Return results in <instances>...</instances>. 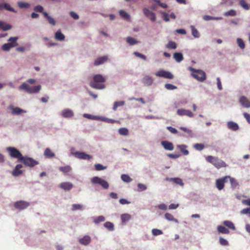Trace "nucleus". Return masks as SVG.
I'll return each mask as SVG.
<instances>
[{"instance_id": "nucleus-1", "label": "nucleus", "mask_w": 250, "mask_h": 250, "mask_svg": "<svg viewBox=\"0 0 250 250\" xmlns=\"http://www.w3.org/2000/svg\"><path fill=\"white\" fill-rule=\"evenodd\" d=\"M105 79L100 74H97L93 76V81L90 82V86L95 89H102L105 88L104 83Z\"/></svg>"}, {"instance_id": "nucleus-2", "label": "nucleus", "mask_w": 250, "mask_h": 250, "mask_svg": "<svg viewBox=\"0 0 250 250\" xmlns=\"http://www.w3.org/2000/svg\"><path fill=\"white\" fill-rule=\"evenodd\" d=\"M206 160L208 162L211 164L217 169L222 167H226L227 166V164L224 161L219 159L218 157L209 155L206 157Z\"/></svg>"}, {"instance_id": "nucleus-3", "label": "nucleus", "mask_w": 250, "mask_h": 250, "mask_svg": "<svg viewBox=\"0 0 250 250\" xmlns=\"http://www.w3.org/2000/svg\"><path fill=\"white\" fill-rule=\"evenodd\" d=\"M20 89L24 90L28 93H38L41 89V86L38 85L35 86H30L26 83H23L20 86Z\"/></svg>"}, {"instance_id": "nucleus-4", "label": "nucleus", "mask_w": 250, "mask_h": 250, "mask_svg": "<svg viewBox=\"0 0 250 250\" xmlns=\"http://www.w3.org/2000/svg\"><path fill=\"white\" fill-rule=\"evenodd\" d=\"M190 69L192 72L191 74L192 76L197 80L200 82H203L206 80V75L203 71L201 70H196L191 67H190Z\"/></svg>"}, {"instance_id": "nucleus-5", "label": "nucleus", "mask_w": 250, "mask_h": 250, "mask_svg": "<svg viewBox=\"0 0 250 250\" xmlns=\"http://www.w3.org/2000/svg\"><path fill=\"white\" fill-rule=\"evenodd\" d=\"M20 161L26 166L31 167L39 164L38 161L28 157H24L22 156Z\"/></svg>"}, {"instance_id": "nucleus-6", "label": "nucleus", "mask_w": 250, "mask_h": 250, "mask_svg": "<svg viewBox=\"0 0 250 250\" xmlns=\"http://www.w3.org/2000/svg\"><path fill=\"white\" fill-rule=\"evenodd\" d=\"M6 150L9 153L10 156L12 158H17L19 160H21V157H22L20 151L14 147H8Z\"/></svg>"}, {"instance_id": "nucleus-7", "label": "nucleus", "mask_w": 250, "mask_h": 250, "mask_svg": "<svg viewBox=\"0 0 250 250\" xmlns=\"http://www.w3.org/2000/svg\"><path fill=\"white\" fill-rule=\"evenodd\" d=\"M18 37H11L8 40L10 42L4 44L2 46V49L4 51H8L12 47L16 46L17 45V41Z\"/></svg>"}, {"instance_id": "nucleus-8", "label": "nucleus", "mask_w": 250, "mask_h": 250, "mask_svg": "<svg viewBox=\"0 0 250 250\" xmlns=\"http://www.w3.org/2000/svg\"><path fill=\"white\" fill-rule=\"evenodd\" d=\"M91 182L94 184H98L105 189H107L109 187V185L105 180L97 176L91 179Z\"/></svg>"}, {"instance_id": "nucleus-9", "label": "nucleus", "mask_w": 250, "mask_h": 250, "mask_svg": "<svg viewBox=\"0 0 250 250\" xmlns=\"http://www.w3.org/2000/svg\"><path fill=\"white\" fill-rule=\"evenodd\" d=\"M229 178V176H226L216 180V186L218 190H221L224 188V184L228 181Z\"/></svg>"}, {"instance_id": "nucleus-10", "label": "nucleus", "mask_w": 250, "mask_h": 250, "mask_svg": "<svg viewBox=\"0 0 250 250\" xmlns=\"http://www.w3.org/2000/svg\"><path fill=\"white\" fill-rule=\"evenodd\" d=\"M30 204L28 202L22 200L16 202L14 204L15 208L20 210L26 208Z\"/></svg>"}, {"instance_id": "nucleus-11", "label": "nucleus", "mask_w": 250, "mask_h": 250, "mask_svg": "<svg viewBox=\"0 0 250 250\" xmlns=\"http://www.w3.org/2000/svg\"><path fill=\"white\" fill-rule=\"evenodd\" d=\"M157 76L168 79H172L174 77L171 73L164 70H161L157 72Z\"/></svg>"}, {"instance_id": "nucleus-12", "label": "nucleus", "mask_w": 250, "mask_h": 250, "mask_svg": "<svg viewBox=\"0 0 250 250\" xmlns=\"http://www.w3.org/2000/svg\"><path fill=\"white\" fill-rule=\"evenodd\" d=\"M74 155L76 158L80 159L89 160L92 158L91 156L88 154H87L84 152L79 151H77L74 153Z\"/></svg>"}, {"instance_id": "nucleus-13", "label": "nucleus", "mask_w": 250, "mask_h": 250, "mask_svg": "<svg viewBox=\"0 0 250 250\" xmlns=\"http://www.w3.org/2000/svg\"><path fill=\"white\" fill-rule=\"evenodd\" d=\"M177 114L180 116L186 115L189 117H192L194 116L193 113L189 110L185 109H179L177 111Z\"/></svg>"}, {"instance_id": "nucleus-14", "label": "nucleus", "mask_w": 250, "mask_h": 250, "mask_svg": "<svg viewBox=\"0 0 250 250\" xmlns=\"http://www.w3.org/2000/svg\"><path fill=\"white\" fill-rule=\"evenodd\" d=\"M162 146L165 149L167 150H173L174 149V146L171 142L167 141H163L161 143Z\"/></svg>"}, {"instance_id": "nucleus-15", "label": "nucleus", "mask_w": 250, "mask_h": 250, "mask_svg": "<svg viewBox=\"0 0 250 250\" xmlns=\"http://www.w3.org/2000/svg\"><path fill=\"white\" fill-rule=\"evenodd\" d=\"M91 241V237L88 235H84L83 238L79 239V242L82 245L87 246Z\"/></svg>"}, {"instance_id": "nucleus-16", "label": "nucleus", "mask_w": 250, "mask_h": 250, "mask_svg": "<svg viewBox=\"0 0 250 250\" xmlns=\"http://www.w3.org/2000/svg\"><path fill=\"white\" fill-rule=\"evenodd\" d=\"M239 103L244 107H250V101L245 96H241L240 98Z\"/></svg>"}, {"instance_id": "nucleus-17", "label": "nucleus", "mask_w": 250, "mask_h": 250, "mask_svg": "<svg viewBox=\"0 0 250 250\" xmlns=\"http://www.w3.org/2000/svg\"><path fill=\"white\" fill-rule=\"evenodd\" d=\"M144 14L152 21H154L155 19V14L148 9L144 8L143 10Z\"/></svg>"}, {"instance_id": "nucleus-18", "label": "nucleus", "mask_w": 250, "mask_h": 250, "mask_svg": "<svg viewBox=\"0 0 250 250\" xmlns=\"http://www.w3.org/2000/svg\"><path fill=\"white\" fill-rule=\"evenodd\" d=\"M3 9L15 13L17 12L14 8L11 7L10 4L7 3H0V11L3 10Z\"/></svg>"}, {"instance_id": "nucleus-19", "label": "nucleus", "mask_w": 250, "mask_h": 250, "mask_svg": "<svg viewBox=\"0 0 250 250\" xmlns=\"http://www.w3.org/2000/svg\"><path fill=\"white\" fill-rule=\"evenodd\" d=\"M61 115L64 118H71L74 116V113L71 109H64L62 111Z\"/></svg>"}, {"instance_id": "nucleus-20", "label": "nucleus", "mask_w": 250, "mask_h": 250, "mask_svg": "<svg viewBox=\"0 0 250 250\" xmlns=\"http://www.w3.org/2000/svg\"><path fill=\"white\" fill-rule=\"evenodd\" d=\"M73 187V184L70 182H63L60 185V187L64 190H70Z\"/></svg>"}, {"instance_id": "nucleus-21", "label": "nucleus", "mask_w": 250, "mask_h": 250, "mask_svg": "<svg viewBox=\"0 0 250 250\" xmlns=\"http://www.w3.org/2000/svg\"><path fill=\"white\" fill-rule=\"evenodd\" d=\"M22 167V166L21 165H17L13 171V175L15 176H19V175L21 174L22 171V170H21V168Z\"/></svg>"}, {"instance_id": "nucleus-22", "label": "nucleus", "mask_w": 250, "mask_h": 250, "mask_svg": "<svg viewBox=\"0 0 250 250\" xmlns=\"http://www.w3.org/2000/svg\"><path fill=\"white\" fill-rule=\"evenodd\" d=\"M107 59L108 58L106 56L100 57L95 61L94 65L96 66L101 65L104 63L105 62L107 61Z\"/></svg>"}, {"instance_id": "nucleus-23", "label": "nucleus", "mask_w": 250, "mask_h": 250, "mask_svg": "<svg viewBox=\"0 0 250 250\" xmlns=\"http://www.w3.org/2000/svg\"><path fill=\"white\" fill-rule=\"evenodd\" d=\"M228 127L233 131H236L239 129L238 125L233 122H229L227 124Z\"/></svg>"}, {"instance_id": "nucleus-24", "label": "nucleus", "mask_w": 250, "mask_h": 250, "mask_svg": "<svg viewBox=\"0 0 250 250\" xmlns=\"http://www.w3.org/2000/svg\"><path fill=\"white\" fill-rule=\"evenodd\" d=\"M217 230L219 233L222 234H229V230L225 226H223L221 225L218 226L217 227Z\"/></svg>"}, {"instance_id": "nucleus-25", "label": "nucleus", "mask_w": 250, "mask_h": 250, "mask_svg": "<svg viewBox=\"0 0 250 250\" xmlns=\"http://www.w3.org/2000/svg\"><path fill=\"white\" fill-rule=\"evenodd\" d=\"M167 180L181 186L184 185V183L183 182L182 180L180 178H171L167 179Z\"/></svg>"}, {"instance_id": "nucleus-26", "label": "nucleus", "mask_w": 250, "mask_h": 250, "mask_svg": "<svg viewBox=\"0 0 250 250\" xmlns=\"http://www.w3.org/2000/svg\"><path fill=\"white\" fill-rule=\"evenodd\" d=\"M142 82L145 85L149 86L152 84L153 80L151 77L146 76L143 79Z\"/></svg>"}, {"instance_id": "nucleus-27", "label": "nucleus", "mask_w": 250, "mask_h": 250, "mask_svg": "<svg viewBox=\"0 0 250 250\" xmlns=\"http://www.w3.org/2000/svg\"><path fill=\"white\" fill-rule=\"evenodd\" d=\"M173 58L177 62H180L184 60V57L181 53L175 52L173 54Z\"/></svg>"}, {"instance_id": "nucleus-28", "label": "nucleus", "mask_w": 250, "mask_h": 250, "mask_svg": "<svg viewBox=\"0 0 250 250\" xmlns=\"http://www.w3.org/2000/svg\"><path fill=\"white\" fill-rule=\"evenodd\" d=\"M44 155L46 158H50L54 157L55 156V154L52 152L50 148H47L44 150Z\"/></svg>"}, {"instance_id": "nucleus-29", "label": "nucleus", "mask_w": 250, "mask_h": 250, "mask_svg": "<svg viewBox=\"0 0 250 250\" xmlns=\"http://www.w3.org/2000/svg\"><path fill=\"white\" fill-rule=\"evenodd\" d=\"M177 147H178L180 151L183 153L185 155H187L189 154V151L187 150V146L185 145H178Z\"/></svg>"}, {"instance_id": "nucleus-30", "label": "nucleus", "mask_w": 250, "mask_h": 250, "mask_svg": "<svg viewBox=\"0 0 250 250\" xmlns=\"http://www.w3.org/2000/svg\"><path fill=\"white\" fill-rule=\"evenodd\" d=\"M223 225L227 227L228 228L232 230L235 229V227L234 224L230 221H224L223 222Z\"/></svg>"}, {"instance_id": "nucleus-31", "label": "nucleus", "mask_w": 250, "mask_h": 250, "mask_svg": "<svg viewBox=\"0 0 250 250\" xmlns=\"http://www.w3.org/2000/svg\"><path fill=\"white\" fill-rule=\"evenodd\" d=\"M12 28V26L3 21H0V28L2 30L6 31Z\"/></svg>"}, {"instance_id": "nucleus-32", "label": "nucleus", "mask_w": 250, "mask_h": 250, "mask_svg": "<svg viewBox=\"0 0 250 250\" xmlns=\"http://www.w3.org/2000/svg\"><path fill=\"white\" fill-rule=\"evenodd\" d=\"M165 217L168 221H173L176 223H178L179 222L178 220L177 219H175L173 217V216L170 213H166L165 214Z\"/></svg>"}, {"instance_id": "nucleus-33", "label": "nucleus", "mask_w": 250, "mask_h": 250, "mask_svg": "<svg viewBox=\"0 0 250 250\" xmlns=\"http://www.w3.org/2000/svg\"><path fill=\"white\" fill-rule=\"evenodd\" d=\"M119 14L120 16L124 19V20H125L126 21H129L130 20V16L129 15L125 12L124 10H120L119 11Z\"/></svg>"}, {"instance_id": "nucleus-34", "label": "nucleus", "mask_w": 250, "mask_h": 250, "mask_svg": "<svg viewBox=\"0 0 250 250\" xmlns=\"http://www.w3.org/2000/svg\"><path fill=\"white\" fill-rule=\"evenodd\" d=\"M126 42L130 45H133L136 44H137L139 42V41L136 40L133 37H128L126 38Z\"/></svg>"}, {"instance_id": "nucleus-35", "label": "nucleus", "mask_w": 250, "mask_h": 250, "mask_svg": "<svg viewBox=\"0 0 250 250\" xmlns=\"http://www.w3.org/2000/svg\"><path fill=\"white\" fill-rule=\"evenodd\" d=\"M55 39L58 41H63L64 40V35L60 31H58L55 33Z\"/></svg>"}, {"instance_id": "nucleus-36", "label": "nucleus", "mask_w": 250, "mask_h": 250, "mask_svg": "<svg viewBox=\"0 0 250 250\" xmlns=\"http://www.w3.org/2000/svg\"><path fill=\"white\" fill-rule=\"evenodd\" d=\"M25 112V111L22 110V109L16 107H13L12 108V114L14 115H19L21 114L22 113Z\"/></svg>"}, {"instance_id": "nucleus-37", "label": "nucleus", "mask_w": 250, "mask_h": 250, "mask_svg": "<svg viewBox=\"0 0 250 250\" xmlns=\"http://www.w3.org/2000/svg\"><path fill=\"white\" fill-rule=\"evenodd\" d=\"M72 211L82 210L83 209V205L81 204H74L72 205Z\"/></svg>"}, {"instance_id": "nucleus-38", "label": "nucleus", "mask_w": 250, "mask_h": 250, "mask_svg": "<svg viewBox=\"0 0 250 250\" xmlns=\"http://www.w3.org/2000/svg\"><path fill=\"white\" fill-rule=\"evenodd\" d=\"M119 133L121 135L126 136L128 134V130L125 127L120 128L118 130Z\"/></svg>"}, {"instance_id": "nucleus-39", "label": "nucleus", "mask_w": 250, "mask_h": 250, "mask_svg": "<svg viewBox=\"0 0 250 250\" xmlns=\"http://www.w3.org/2000/svg\"><path fill=\"white\" fill-rule=\"evenodd\" d=\"M191 29L192 35L194 38H199L200 36V34L198 31L195 28L194 26H191Z\"/></svg>"}, {"instance_id": "nucleus-40", "label": "nucleus", "mask_w": 250, "mask_h": 250, "mask_svg": "<svg viewBox=\"0 0 250 250\" xmlns=\"http://www.w3.org/2000/svg\"><path fill=\"white\" fill-rule=\"evenodd\" d=\"M104 226L110 231H112L114 230V225L113 223L110 222H105L104 224Z\"/></svg>"}, {"instance_id": "nucleus-41", "label": "nucleus", "mask_w": 250, "mask_h": 250, "mask_svg": "<svg viewBox=\"0 0 250 250\" xmlns=\"http://www.w3.org/2000/svg\"><path fill=\"white\" fill-rule=\"evenodd\" d=\"M240 5L245 10H249L250 8V5H248L245 0H240Z\"/></svg>"}, {"instance_id": "nucleus-42", "label": "nucleus", "mask_w": 250, "mask_h": 250, "mask_svg": "<svg viewBox=\"0 0 250 250\" xmlns=\"http://www.w3.org/2000/svg\"><path fill=\"white\" fill-rule=\"evenodd\" d=\"M59 169L63 173H67L71 170V167L69 166H66L60 167Z\"/></svg>"}, {"instance_id": "nucleus-43", "label": "nucleus", "mask_w": 250, "mask_h": 250, "mask_svg": "<svg viewBox=\"0 0 250 250\" xmlns=\"http://www.w3.org/2000/svg\"><path fill=\"white\" fill-rule=\"evenodd\" d=\"M122 221L125 222L131 218V215L128 214H123L121 216Z\"/></svg>"}, {"instance_id": "nucleus-44", "label": "nucleus", "mask_w": 250, "mask_h": 250, "mask_svg": "<svg viewBox=\"0 0 250 250\" xmlns=\"http://www.w3.org/2000/svg\"><path fill=\"white\" fill-rule=\"evenodd\" d=\"M167 47L169 49H175L177 48V45L176 43L172 41H170L167 44Z\"/></svg>"}, {"instance_id": "nucleus-45", "label": "nucleus", "mask_w": 250, "mask_h": 250, "mask_svg": "<svg viewBox=\"0 0 250 250\" xmlns=\"http://www.w3.org/2000/svg\"><path fill=\"white\" fill-rule=\"evenodd\" d=\"M125 104L124 101H118L114 103L113 109L115 111L117 110V108L118 106H122Z\"/></svg>"}, {"instance_id": "nucleus-46", "label": "nucleus", "mask_w": 250, "mask_h": 250, "mask_svg": "<svg viewBox=\"0 0 250 250\" xmlns=\"http://www.w3.org/2000/svg\"><path fill=\"white\" fill-rule=\"evenodd\" d=\"M236 15V12L233 9L230 10L224 13V16H235Z\"/></svg>"}, {"instance_id": "nucleus-47", "label": "nucleus", "mask_w": 250, "mask_h": 250, "mask_svg": "<svg viewBox=\"0 0 250 250\" xmlns=\"http://www.w3.org/2000/svg\"><path fill=\"white\" fill-rule=\"evenodd\" d=\"M121 179L123 181L127 183H129L132 181L131 178H130V177L126 174L122 175Z\"/></svg>"}, {"instance_id": "nucleus-48", "label": "nucleus", "mask_w": 250, "mask_h": 250, "mask_svg": "<svg viewBox=\"0 0 250 250\" xmlns=\"http://www.w3.org/2000/svg\"><path fill=\"white\" fill-rule=\"evenodd\" d=\"M193 147L195 149L201 151L204 148L205 146L202 144H196L194 145Z\"/></svg>"}, {"instance_id": "nucleus-49", "label": "nucleus", "mask_w": 250, "mask_h": 250, "mask_svg": "<svg viewBox=\"0 0 250 250\" xmlns=\"http://www.w3.org/2000/svg\"><path fill=\"white\" fill-rule=\"evenodd\" d=\"M105 220V218L103 216H99L94 220L95 224H98L100 222H104Z\"/></svg>"}, {"instance_id": "nucleus-50", "label": "nucleus", "mask_w": 250, "mask_h": 250, "mask_svg": "<svg viewBox=\"0 0 250 250\" xmlns=\"http://www.w3.org/2000/svg\"><path fill=\"white\" fill-rule=\"evenodd\" d=\"M165 87L167 89V90H174V89H177V86L172 84H170V83H166L165 85Z\"/></svg>"}, {"instance_id": "nucleus-51", "label": "nucleus", "mask_w": 250, "mask_h": 250, "mask_svg": "<svg viewBox=\"0 0 250 250\" xmlns=\"http://www.w3.org/2000/svg\"><path fill=\"white\" fill-rule=\"evenodd\" d=\"M237 42L238 46L241 48L244 49L245 47V45L244 41L241 39H237Z\"/></svg>"}, {"instance_id": "nucleus-52", "label": "nucleus", "mask_w": 250, "mask_h": 250, "mask_svg": "<svg viewBox=\"0 0 250 250\" xmlns=\"http://www.w3.org/2000/svg\"><path fill=\"white\" fill-rule=\"evenodd\" d=\"M162 17L163 19L166 21H169V16L168 14L165 12H161Z\"/></svg>"}, {"instance_id": "nucleus-53", "label": "nucleus", "mask_w": 250, "mask_h": 250, "mask_svg": "<svg viewBox=\"0 0 250 250\" xmlns=\"http://www.w3.org/2000/svg\"><path fill=\"white\" fill-rule=\"evenodd\" d=\"M219 243L220 245L224 246H228L229 245L228 241L222 237H220L219 238Z\"/></svg>"}, {"instance_id": "nucleus-54", "label": "nucleus", "mask_w": 250, "mask_h": 250, "mask_svg": "<svg viewBox=\"0 0 250 250\" xmlns=\"http://www.w3.org/2000/svg\"><path fill=\"white\" fill-rule=\"evenodd\" d=\"M102 120L106 122V123H111V124H113L114 123H117L118 122L117 121H115V120H114L113 119H108V118H105V117H102Z\"/></svg>"}, {"instance_id": "nucleus-55", "label": "nucleus", "mask_w": 250, "mask_h": 250, "mask_svg": "<svg viewBox=\"0 0 250 250\" xmlns=\"http://www.w3.org/2000/svg\"><path fill=\"white\" fill-rule=\"evenodd\" d=\"M228 179H229L230 184L232 187H235L238 185V183L236 182L234 178H231L230 176H229Z\"/></svg>"}, {"instance_id": "nucleus-56", "label": "nucleus", "mask_w": 250, "mask_h": 250, "mask_svg": "<svg viewBox=\"0 0 250 250\" xmlns=\"http://www.w3.org/2000/svg\"><path fill=\"white\" fill-rule=\"evenodd\" d=\"M133 54L136 57L141 58V59H143L144 60H146V56H145L144 55L141 54L138 52H134L133 53Z\"/></svg>"}, {"instance_id": "nucleus-57", "label": "nucleus", "mask_w": 250, "mask_h": 250, "mask_svg": "<svg viewBox=\"0 0 250 250\" xmlns=\"http://www.w3.org/2000/svg\"><path fill=\"white\" fill-rule=\"evenodd\" d=\"M95 167L96 170L100 171L102 170H104L106 168V167H104L101 164H96L95 165Z\"/></svg>"}, {"instance_id": "nucleus-58", "label": "nucleus", "mask_w": 250, "mask_h": 250, "mask_svg": "<svg viewBox=\"0 0 250 250\" xmlns=\"http://www.w3.org/2000/svg\"><path fill=\"white\" fill-rule=\"evenodd\" d=\"M138 190L139 191H142L146 189V185L143 184H138Z\"/></svg>"}, {"instance_id": "nucleus-59", "label": "nucleus", "mask_w": 250, "mask_h": 250, "mask_svg": "<svg viewBox=\"0 0 250 250\" xmlns=\"http://www.w3.org/2000/svg\"><path fill=\"white\" fill-rule=\"evenodd\" d=\"M18 5L21 8H28L29 6V5L28 3H25V2H19L18 3Z\"/></svg>"}, {"instance_id": "nucleus-60", "label": "nucleus", "mask_w": 250, "mask_h": 250, "mask_svg": "<svg viewBox=\"0 0 250 250\" xmlns=\"http://www.w3.org/2000/svg\"><path fill=\"white\" fill-rule=\"evenodd\" d=\"M180 129L184 131L185 132L187 133L189 135H190L191 134V131L186 127H181Z\"/></svg>"}, {"instance_id": "nucleus-61", "label": "nucleus", "mask_w": 250, "mask_h": 250, "mask_svg": "<svg viewBox=\"0 0 250 250\" xmlns=\"http://www.w3.org/2000/svg\"><path fill=\"white\" fill-rule=\"evenodd\" d=\"M216 80L217 87L219 90H221L222 89V86L221 84V80L219 77H218L217 78Z\"/></svg>"}, {"instance_id": "nucleus-62", "label": "nucleus", "mask_w": 250, "mask_h": 250, "mask_svg": "<svg viewBox=\"0 0 250 250\" xmlns=\"http://www.w3.org/2000/svg\"><path fill=\"white\" fill-rule=\"evenodd\" d=\"M70 16L75 20H78L79 16L74 12L71 11L70 12Z\"/></svg>"}, {"instance_id": "nucleus-63", "label": "nucleus", "mask_w": 250, "mask_h": 250, "mask_svg": "<svg viewBox=\"0 0 250 250\" xmlns=\"http://www.w3.org/2000/svg\"><path fill=\"white\" fill-rule=\"evenodd\" d=\"M240 213L241 214H249L250 215V208H244L243 209H242L241 211H240Z\"/></svg>"}, {"instance_id": "nucleus-64", "label": "nucleus", "mask_w": 250, "mask_h": 250, "mask_svg": "<svg viewBox=\"0 0 250 250\" xmlns=\"http://www.w3.org/2000/svg\"><path fill=\"white\" fill-rule=\"evenodd\" d=\"M47 19L50 24L52 25H55L56 24V21L53 18L49 16Z\"/></svg>"}]
</instances>
